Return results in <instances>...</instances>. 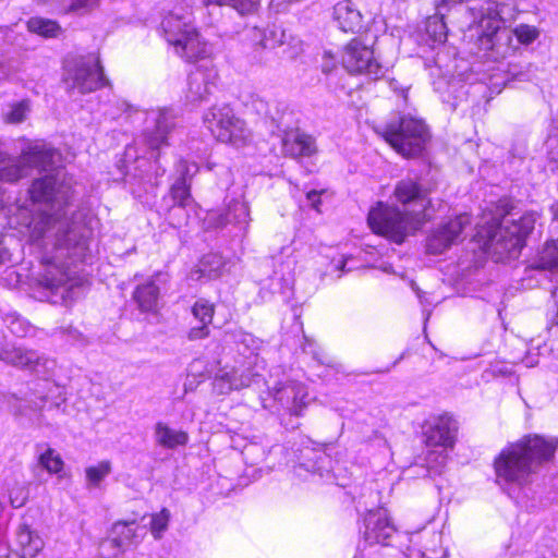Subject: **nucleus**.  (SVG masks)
I'll return each mask as SVG.
<instances>
[{
  "instance_id": "nucleus-1",
  "label": "nucleus",
  "mask_w": 558,
  "mask_h": 558,
  "mask_svg": "<svg viewBox=\"0 0 558 558\" xmlns=\"http://www.w3.org/2000/svg\"><path fill=\"white\" fill-rule=\"evenodd\" d=\"M56 155L45 143L31 144L20 158L0 161V182H15L27 175L31 168L45 172L29 189L32 205L38 207V214L32 216L26 227L33 241L53 245L56 254L48 260L43 283L56 298L54 303L69 305L83 289L82 279L73 276L70 266L86 260L92 231L82 214L68 218L71 186L64 180V172L53 168Z\"/></svg>"
},
{
  "instance_id": "nucleus-2",
  "label": "nucleus",
  "mask_w": 558,
  "mask_h": 558,
  "mask_svg": "<svg viewBox=\"0 0 558 558\" xmlns=\"http://www.w3.org/2000/svg\"><path fill=\"white\" fill-rule=\"evenodd\" d=\"M558 439L530 434L509 442L494 460L496 483L517 504L531 497V486L544 464L553 460Z\"/></svg>"
},
{
  "instance_id": "nucleus-3",
  "label": "nucleus",
  "mask_w": 558,
  "mask_h": 558,
  "mask_svg": "<svg viewBox=\"0 0 558 558\" xmlns=\"http://www.w3.org/2000/svg\"><path fill=\"white\" fill-rule=\"evenodd\" d=\"M468 14L471 20L468 31H474L480 48L494 60L505 59L515 52L513 36L519 44L529 46L541 35L536 26L529 24H519L512 31L502 28V22L512 17V9L494 0H471Z\"/></svg>"
},
{
  "instance_id": "nucleus-4",
  "label": "nucleus",
  "mask_w": 558,
  "mask_h": 558,
  "mask_svg": "<svg viewBox=\"0 0 558 558\" xmlns=\"http://www.w3.org/2000/svg\"><path fill=\"white\" fill-rule=\"evenodd\" d=\"M363 548L375 546H402V539L409 545L407 558H447V549L442 546V536L438 532L400 534L388 515V511L378 508L368 511L363 519Z\"/></svg>"
},
{
  "instance_id": "nucleus-5",
  "label": "nucleus",
  "mask_w": 558,
  "mask_h": 558,
  "mask_svg": "<svg viewBox=\"0 0 558 558\" xmlns=\"http://www.w3.org/2000/svg\"><path fill=\"white\" fill-rule=\"evenodd\" d=\"M196 0H170L173 4L161 21L165 39L174 53L187 62H198L211 56L210 46L201 37L189 9Z\"/></svg>"
},
{
  "instance_id": "nucleus-6",
  "label": "nucleus",
  "mask_w": 558,
  "mask_h": 558,
  "mask_svg": "<svg viewBox=\"0 0 558 558\" xmlns=\"http://www.w3.org/2000/svg\"><path fill=\"white\" fill-rule=\"evenodd\" d=\"M144 117L143 132L133 145H129L124 151L126 162L138 163L135 169H141L148 160L157 162L159 150L168 146V137L177 125V117L173 110L157 108L141 111Z\"/></svg>"
},
{
  "instance_id": "nucleus-7",
  "label": "nucleus",
  "mask_w": 558,
  "mask_h": 558,
  "mask_svg": "<svg viewBox=\"0 0 558 558\" xmlns=\"http://www.w3.org/2000/svg\"><path fill=\"white\" fill-rule=\"evenodd\" d=\"M425 206L416 213H402L397 206L378 202L368 213L367 221L371 229L388 240L401 244L420 230L427 221Z\"/></svg>"
},
{
  "instance_id": "nucleus-8",
  "label": "nucleus",
  "mask_w": 558,
  "mask_h": 558,
  "mask_svg": "<svg viewBox=\"0 0 558 558\" xmlns=\"http://www.w3.org/2000/svg\"><path fill=\"white\" fill-rule=\"evenodd\" d=\"M536 219L535 213H525L519 218L506 217L500 225L489 227L486 244L498 254L515 258L524 246L526 236L534 229Z\"/></svg>"
},
{
  "instance_id": "nucleus-9",
  "label": "nucleus",
  "mask_w": 558,
  "mask_h": 558,
  "mask_svg": "<svg viewBox=\"0 0 558 558\" xmlns=\"http://www.w3.org/2000/svg\"><path fill=\"white\" fill-rule=\"evenodd\" d=\"M203 123L217 141L235 148L245 147L252 142V132L246 123L227 105L209 108L203 117Z\"/></svg>"
},
{
  "instance_id": "nucleus-10",
  "label": "nucleus",
  "mask_w": 558,
  "mask_h": 558,
  "mask_svg": "<svg viewBox=\"0 0 558 558\" xmlns=\"http://www.w3.org/2000/svg\"><path fill=\"white\" fill-rule=\"evenodd\" d=\"M383 136L402 156L414 157L423 151L429 133L422 119L408 113L399 122L386 125Z\"/></svg>"
},
{
  "instance_id": "nucleus-11",
  "label": "nucleus",
  "mask_w": 558,
  "mask_h": 558,
  "mask_svg": "<svg viewBox=\"0 0 558 558\" xmlns=\"http://www.w3.org/2000/svg\"><path fill=\"white\" fill-rule=\"evenodd\" d=\"M457 426L448 415L433 417L424 425V438L428 448L426 463L429 470L438 472L447 462V451L456 441Z\"/></svg>"
},
{
  "instance_id": "nucleus-12",
  "label": "nucleus",
  "mask_w": 558,
  "mask_h": 558,
  "mask_svg": "<svg viewBox=\"0 0 558 558\" xmlns=\"http://www.w3.org/2000/svg\"><path fill=\"white\" fill-rule=\"evenodd\" d=\"M64 81L69 88L90 93L106 83L99 59L95 54L68 59L64 63Z\"/></svg>"
},
{
  "instance_id": "nucleus-13",
  "label": "nucleus",
  "mask_w": 558,
  "mask_h": 558,
  "mask_svg": "<svg viewBox=\"0 0 558 558\" xmlns=\"http://www.w3.org/2000/svg\"><path fill=\"white\" fill-rule=\"evenodd\" d=\"M146 534V526L136 520L118 521L109 537L100 543V555L102 558H120L125 550L138 546Z\"/></svg>"
},
{
  "instance_id": "nucleus-14",
  "label": "nucleus",
  "mask_w": 558,
  "mask_h": 558,
  "mask_svg": "<svg viewBox=\"0 0 558 558\" xmlns=\"http://www.w3.org/2000/svg\"><path fill=\"white\" fill-rule=\"evenodd\" d=\"M341 63L350 74L365 75L372 80H378L385 73L373 48L361 38H353L343 47Z\"/></svg>"
},
{
  "instance_id": "nucleus-15",
  "label": "nucleus",
  "mask_w": 558,
  "mask_h": 558,
  "mask_svg": "<svg viewBox=\"0 0 558 558\" xmlns=\"http://www.w3.org/2000/svg\"><path fill=\"white\" fill-rule=\"evenodd\" d=\"M471 225V218L466 214L440 222L426 239V251L432 255H439L451 246L461 243L465 229Z\"/></svg>"
},
{
  "instance_id": "nucleus-16",
  "label": "nucleus",
  "mask_w": 558,
  "mask_h": 558,
  "mask_svg": "<svg viewBox=\"0 0 558 558\" xmlns=\"http://www.w3.org/2000/svg\"><path fill=\"white\" fill-rule=\"evenodd\" d=\"M209 58L203 59V63L189 74L185 97L190 102L207 100L217 89L218 71Z\"/></svg>"
},
{
  "instance_id": "nucleus-17",
  "label": "nucleus",
  "mask_w": 558,
  "mask_h": 558,
  "mask_svg": "<svg viewBox=\"0 0 558 558\" xmlns=\"http://www.w3.org/2000/svg\"><path fill=\"white\" fill-rule=\"evenodd\" d=\"M271 393L275 402L295 416L302 414L310 401L306 386L296 380L279 383L272 388Z\"/></svg>"
},
{
  "instance_id": "nucleus-18",
  "label": "nucleus",
  "mask_w": 558,
  "mask_h": 558,
  "mask_svg": "<svg viewBox=\"0 0 558 558\" xmlns=\"http://www.w3.org/2000/svg\"><path fill=\"white\" fill-rule=\"evenodd\" d=\"M0 360L16 367L27 368L39 375L48 374L54 361L39 355L36 351L21 347H7L0 351Z\"/></svg>"
},
{
  "instance_id": "nucleus-19",
  "label": "nucleus",
  "mask_w": 558,
  "mask_h": 558,
  "mask_svg": "<svg viewBox=\"0 0 558 558\" xmlns=\"http://www.w3.org/2000/svg\"><path fill=\"white\" fill-rule=\"evenodd\" d=\"M266 266H272V275L264 280L263 289H268L272 294L279 293L288 296L294 283V263L291 259H283L281 256L266 262Z\"/></svg>"
},
{
  "instance_id": "nucleus-20",
  "label": "nucleus",
  "mask_w": 558,
  "mask_h": 558,
  "mask_svg": "<svg viewBox=\"0 0 558 558\" xmlns=\"http://www.w3.org/2000/svg\"><path fill=\"white\" fill-rule=\"evenodd\" d=\"M330 464V457L324 450L306 446L300 450L295 473L303 476L304 471L323 477L329 472Z\"/></svg>"
},
{
  "instance_id": "nucleus-21",
  "label": "nucleus",
  "mask_w": 558,
  "mask_h": 558,
  "mask_svg": "<svg viewBox=\"0 0 558 558\" xmlns=\"http://www.w3.org/2000/svg\"><path fill=\"white\" fill-rule=\"evenodd\" d=\"M210 219H215L216 227L234 225L240 230H245L250 222V208L243 199H235L228 205L225 214H210Z\"/></svg>"
},
{
  "instance_id": "nucleus-22",
  "label": "nucleus",
  "mask_w": 558,
  "mask_h": 558,
  "mask_svg": "<svg viewBox=\"0 0 558 558\" xmlns=\"http://www.w3.org/2000/svg\"><path fill=\"white\" fill-rule=\"evenodd\" d=\"M282 150L293 158L310 157L316 153L315 140L300 131H292L283 137Z\"/></svg>"
},
{
  "instance_id": "nucleus-23",
  "label": "nucleus",
  "mask_w": 558,
  "mask_h": 558,
  "mask_svg": "<svg viewBox=\"0 0 558 558\" xmlns=\"http://www.w3.org/2000/svg\"><path fill=\"white\" fill-rule=\"evenodd\" d=\"M255 374L250 368H233L230 372H223L215 379V387L221 392L227 393L231 390H238L248 387L255 380Z\"/></svg>"
},
{
  "instance_id": "nucleus-24",
  "label": "nucleus",
  "mask_w": 558,
  "mask_h": 558,
  "mask_svg": "<svg viewBox=\"0 0 558 558\" xmlns=\"http://www.w3.org/2000/svg\"><path fill=\"white\" fill-rule=\"evenodd\" d=\"M333 17L343 32H359L362 28V14L350 0L338 2L333 7Z\"/></svg>"
},
{
  "instance_id": "nucleus-25",
  "label": "nucleus",
  "mask_w": 558,
  "mask_h": 558,
  "mask_svg": "<svg viewBox=\"0 0 558 558\" xmlns=\"http://www.w3.org/2000/svg\"><path fill=\"white\" fill-rule=\"evenodd\" d=\"M15 545L21 553L20 558H34L44 548V541L28 525L20 524L15 532Z\"/></svg>"
},
{
  "instance_id": "nucleus-26",
  "label": "nucleus",
  "mask_w": 558,
  "mask_h": 558,
  "mask_svg": "<svg viewBox=\"0 0 558 558\" xmlns=\"http://www.w3.org/2000/svg\"><path fill=\"white\" fill-rule=\"evenodd\" d=\"M226 266L222 256L218 253H209L204 255L196 268L191 272L193 280H211L218 278Z\"/></svg>"
},
{
  "instance_id": "nucleus-27",
  "label": "nucleus",
  "mask_w": 558,
  "mask_h": 558,
  "mask_svg": "<svg viewBox=\"0 0 558 558\" xmlns=\"http://www.w3.org/2000/svg\"><path fill=\"white\" fill-rule=\"evenodd\" d=\"M248 34L251 39L264 49H272L279 46H283L287 38L284 31L276 26L267 29L252 27L248 31Z\"/></svg>"
},
{
  "instance_id": "nucleus-28",
  "label": "nucleus",
  "mask_w": 558,
  "mask_h": 558,
  "mask_svg": "<svg viewBox=\"0 0 558 558\" xmlns=\"http://www.w3.org/2000/svg\"><path fill=\"white\" fill-rule=\"evenodd\" d=\"M133 298L142 312H155L158 307L159 287L155 280H149L135 289Z\"/></svg>"
},
{
  "instance_id": "nucleus-29",
  "label": "nucleus",
  "mask_w": 558,
  "mask_h": 558,
  "mask_svg": "<svg viewBox=\"0 0 558 558\" xmlns=\"http://www.w3.org/2000/svg\"><path fill=\"white\" fill-rule=\"evenodd\" d=\"M156 441L166 448L172 449L187 442L189 436L183 430H177L165 423H157L155 426Z\"/></svg>"
},
{
  "instance_id": "nucleus-30",
  "label": "nucleus",
  "mask_w": 558,
  "mask_h": 558,
  "mask_svg": "<svg viewBox=\"0 0 558 558\" xmlns=\"http://www.w3.org/2000/svg\"><path fill=\"white\" fill-rule=\"evenodd\" d=\"M393 194L397 201L403 205L423 201L426 196V193L421 185L410 178L399 181L395 187Z\"/></svg>"
},
{
  "instance_id": "nucleus-31",
  "label": "nucleus",
  "mask_w": 558,
  "mask_h": 558,
  "mask_svg": "<svg viewBox=\"0 0 558 558\" xmlns=\"http://www.w3.org/2000/svg\"><path fill=\"white\" fill-rule=\"evenodd\" d=\"M537 269L558 271V239L545 243L534 259Z\"/></svg>"
},
{
  "instance_id": "nucleus-32",
  "label": "nucleus",
  "mask_w": 558,
  "mask_h": 558,
  "mask_svg": "<svg viewBox=\"0 0 558 558\" xmlns=\"http://www.w3.org/2000/svg\"><path fill=\"white\" fill-rule=\"evenodd\" d=\"M425 31L427 36L436 44L445 43L448 35L447 25L444 22V13L441 8L438 7V11L435 15L429 16L425 23Z\"/></svg>"
},
{
  "instance_id": "nucleus-33",
  "label": "nucleus",
  "mask_w": 558,
  "mask_h": 558,
  "mask_svg": "<svg viewBox=\"0 0 558 558\" xmlns=\"http://www.w3.org/2000/svg\"><path fill=\"white\" fill-rule=\"evenodd\" d=\"M27 28L29 32L47 38L58 37L62 32L60 25L56 21L44 17L29 19L27 22Z\"/></svg>"
},
{
  "instance_id": "nucleus-34",
  "label": "nucleus",
  "mask_w": 558,
  "mask_h": 558,
  "mask_svg": "<svg viewBox=\"0 0 558 558\" xmlns=\"http://www.w3.org/2000/svg\"><path fill=\"white\" fill-rule=\"evenodd\" d=\"M204 5H228L240 14H252L257 11L260 0H199Z\"/></svg>"
},
{
  "instance_id": "nucleus-35",
  "label": "nucleus",
  "mask_w": 558,
  "mask_h": 558,
  "mask_svg": "<svg viewBox=\"0 0 558 558\" xmlns=\"http://www.w3.org/2000/svg\"><path fill=\"white\" fill-rule=\"evenodd\" d=\"M173 206L185 208L192 203L190 185L185 179H178L170 190Z\"/></svg>"
},
{
  "instance_id": "nucleus-36",
  "label": "nucleus",
  "mask_w": 558,
  "mask_h": 558,
  "mask_svg": "<svg viewBox=\"0 0 558 558\" xmlns=\"http://www.w3.org/2000/svg\"><path fill=\"white\" fill-rule=\"evenodd\" d=\"M38 462L50 474H59L64 464L61 456L52 448H47L41 452Z\"/></svg>"
},
{
  "instance_id": "nucleus-37",
  "label": "nucleus",
  "mask_w": 558,
  "mask_h": 558,
  "mask_svg": "<svg viewBox=\"0 0 558 558\" xmlns=\"http://www.w3.org/2000/svg\"><path fill=\"white\" fill-rule=\"evenodd\" d=\"M228 336L231 337L236 343L239 351H241V348H243V353L248 351L250 354H254L255 351L259 348L258 339L248 332L236 330L232 333H228Z\"/></svg>"
},
{
  "instance_id": "nucleus-38",
  "label": "nucleus",
  "mask_w": 558,
  "mask_h": 558,
  "mask_svg": "<svg viewBox=\"0 0 558 558\" xmlns=\"http://www.w3.org/2000/svg\"><path fill=\"white\" fill-rule=\"evenodd\" d=\"M111 472L109 461H101L97 465L88 466L85 471L86 480L90 486H98Z\"/></svg>"
},
{
  "instance_id": "nucleus-39",
  "label": "nucleus",
  "mask_w": 558,
  "mask_h": 558,
  "mask_svg": "<svg viewBox=\"0 0 558 558\" xmlns=\"http://www.w3.org/2000/svg\"><path fill=\"white\" fill-rule=\"evenodd\" d=\"M170 521V512L167 509H162L158 513H155L150 518V533L154 538L159 539L167 531Z\"/></svg>"
},
{
  "instance_id": "nucleus-40",
  "label": "nucleus",
  "mask_w": 558,
  "mask_h": 558,
  "mask_svg": "<svg viewBox=\"0 0 558 558\" xmlns=\"http://www.w3.org/2000/svg\"><path fill=\"white\" fill-rule=\"evenodd\" d=\"M29 110L31 106L28 100L14 102L4 113V120L9 123H21L26 119Z\"/></svg>"
},
{
  "instance_id": "nucleus-41",
  "label": "nucleus",
  "mask_w": 558,
  "mask_h": 558,
  "mask_svg": "<svg viewBox=\"0 0 558 558\" xmlns=\"http://www.w3.org/2000/svg\"><path fill=\"white\" fill-rule=\"evenodd\" d=\"M214 305L206 300L196 301L192 307V314L199 324L210 325L214 318Z\"/></svg>"
},
{
  "instance_id": "nucleus-42",
  "label": "nucleus",
  "mask_w": 558,
  "mask_h": 558,
  "mask_svg": "<svg viewBox=\"0 0 558 558\" xmlns=\"http://www.w3.org/2000/svg\"><path fill=\"white\" fill-rule=\"evenodd\" d=\"M546 159L551 171L558 170V134L549 135L546 143Z\"/></svg>"
},
{
  "instance_id": "nucleus-43",
  "label": "nucleus",
  "mask_w": 558,
  "mask_h": 558,
  "mask_svg": "<svg viewBox=\"0 0 558 558\" xmlns=\"http://www.w3.org/2000/svg\"><path fill=\"white\" fill-rule=\"evenodd\" d=\"M337 57L331 50L325 49L322 53V71L330 73L337 66Z\"/></svg>"
},
{
  "instance_id": "nucleus-44",
  "label": "nucleus",
  "mask_w": 558,
  "mask_h": 558,
  "mask_svg": "<svg viewBox=\"0 0 558 558\" xmlns=\"http://www.w3.org/2000/svg\"><path fill=\"white\" fill-rule=\"evenodd\" d=\"M209 325L201 324L199 326L192 327L187 332L189 340H199L209 336Z\"/></svg>"
},
{
  "instance_id": "nucleus-45",
  "label": "nucleus",
  "mask_w": 558,
  "mask_h": 558,
  "mask_svg": "<svg viewBox=\"0 0 558 558\" xmlns=\"http://www.w3.org/2000/svg\"><path fill=\"white\" fill-rule=\"evenodd\" d=\"M178 171L181 173L179 179H185L193 177L198 171V166L195 162L182 161L179 165Z\"/></svg>"
},
{
  "instance_id": "nucleus-46",
  "label": "nucleus",
  "mask_w": 558,
  "mask_h": 558,
  "mask_svg": "<svg viewBox=\"0 0 558 558\" xmlns=\"http://www.w3.org/2000/svg\"><path fill=\"white\" fill-rule=\"evenodd\" d=\"M320 194H322V192H317L315 190L308 191L306 193L307 202L310 203L311 207L317 211L319 210Z\"/></svg>"
},
{
  "instance_id": "nucleus-47",
  "label": "nucleus",
  "mask_w": 558,
  "mask_h": 558,
  "mask_svg": "<svg viewBox=\"0 0 558 558\" xmlns=\"http://www.w3.org/2000/svg\"><path fill=\"white\" fill-rule=\"evenodd\" d=\"M303 351L305 353L312 354L314 359H317L320 361L319 352H318L317 345L314 343V341L305 338V342L303 344Z\"/></svg>"
},
{
  "instance_id": "nucleus-48",
  "label": "nucleus",
  "mask_w": 558,
  "mask_h": 558,
  "mask_svg": "<svg viewBox=\"0 0 558 558\" xmlns=\"http://www.w3.org/2000/svg\"><path fill=\"white\" fill-rule=\"evenodd\" d=\"M344 267H345V259L343 257H341L337 262L330 263V265L328 266V268L326 270V274H331L332 271H338V270L343 271Z\"/></svg>"
},
{
  "instance_id": "nucleus-49",
  "label": "nucleus",
  "mask_w": 558,
  "mask_h": 558,
  "mask_svg": "<svg viewBox=\"0 0 558 558\" xmlns=\"http://www.w3.org/2000/svg\"><path fill=\"white\" fill-rule=\"evenodd\" d=\"M23 324V320L19 318L14 319L10 326L11 331L17 336H24L26 331L22 328Z\"/></svg>"
},
{
  "instance_id": "nucleus-50",
  "label": "nucleus",
  "mask_w": 558,
  "mask_h": 558,
  "mask_svg": "<svg viewBox=\"0 0 558 558\" xmlns=\"http://www.w3.org/2000/svg\"><path fill=\"white\" fill-rule=\"evenodd\" d=\"M551 213L554 215V219L558 220V203L551 206Z\"/></svg>"
},
{
  "instance_id": "nucleus-51",
  "label": "nucleus",
  "mask_w": 558,
  "mask_h": 558,
  "mask_svg": "<svg viewBox=\"0 0 558 558\" xmlns=\"http://www.w3.org/2000/svg\"><path fill=\"white\" fill-rule=\"evenodd\" d=\"M32 210H28L27 208H24V207H21L20 209V215L21 216H26L28 213H31Z\"/></svg>"
},
{
  "instance_id": "nucleus-52",
  "label": "nucleus",
  "mask_w": 558,
  "mask_h": 558,
  "mask_svg": "<svg viewBox=\"0 0 558 558\" xmlns=\"http://www.w3.org/2000/svg\"><path fill=\"white\" fill-rule=\"evenodd\" d=\"M381 269L386 272H391V266L389 265H385Z\"/></svg>"
},
{
  "instance_id": "nucleus-53",
  "label": "nucleus",
  "mask_w": 558,
  "mask_h": 558,
  "mask_svg": "<svg viewBox=\"0 0 558 558\" xmlns=\"http://www.w3.org/2000/svg\"><path fill=\"white\" fill-rule=\"evenodd\" d=\"M11 504H12V506H13V507H15V508H19V507H21V506H22V502L15 504V501H14V500H11Z\"/></svg>"
},
{
  "instance_id": "nucleus-54",
  "label": "nucleus",
  "mask_w": 558,
  "mask_h": 558,
  "mask_svg": "<svg viewBox=\"0 0 558 558\" xmlns=\"http://www.w3.org/2000/svg\"><path fill=\"white\" fill-rule=\"evenodd\" d=\"M416 294H417V298L421 300V302H423L422 292L418 289L416 290Z\"/></svg>"
},
{
  "instance_id": "nucleus-55",
  "label": "nucleus",
  "mask_w": 558,
  "mask_h": 558,
  "mask_svg": "<svg viewBox=\"0 0 558 558\" xmlns=\"http://www.w3.org/2000/svg\"><path fill=\"white\" fill-rule=\"evenodd\" d=\"M165 173V170L159 171V169H156V175H162Z\"/></svg>"
},
{
  "instance_id": "nucleus-56",
  "label": "nucleus",
  "mask_w": 558,
  "mask_h": 558,
  "mask_svg": "<svg viewBox=\"0 0 558 558\" xmlns=\"http://www.w3.org/2000/svg\"><path fill=\"white\" fill-rule=\"evenodd\" d=\"M296 54V51L295 52H292L289 54L290 58H293L294 56Z\"/></svg>"
}]
</instances>
